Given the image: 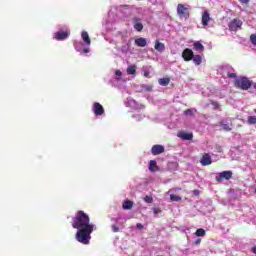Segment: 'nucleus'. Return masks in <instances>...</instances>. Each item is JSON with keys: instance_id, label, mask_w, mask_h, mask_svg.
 Returning a JSON list of instances; mask_svg holds the SVG:
<instances>
[{"instance_id": "1", "label": "nucleus", "mask_w": 256, "mask_h": 256, "mask_svg": "<svg viewBox=\"0 0 256 256\" xmlns=\"http://www.w3.org/2000/svg\"><path fill=\"white\" fill-rule=\"evenodd\" d=\"M90 221L89 215L81 210L72 219V227L77 229L76 240L78 243H82V245H89L91 234L93 231H97V226L90 224Z\"/></svg>"}, {"instance_id": "2", "label": "nucleus", "mask_w": 256, "mask_h": 256, "mask_svg": "<svg viewBox=\"0 0 256 256\" xmlns=\"http://www.w3.org/2000/svg\"><path fill=\"white\" fill-rule=\"evenodd\" d=\"M252 82L247 77H240L234 80V86L236 89H241L242 91H247L251 89Z\"/></svg>"}, {"instance_id": "3", "label": "nucleus", "mask_w": 256, "mask_h": 256, "mask_svg": "<svg viewBox=\"0 0 256 256\" xmlns=\"http://www.w3.org/2000/svg\"><path fill=\"white\" fill-rule=\"evenodd\" d=\"M177 15L180 17V19H188L190 16L189 8L185 7L183 4H178Z\"/></svg>"}, {"instance_id": "4", "label": "nucleus", "mask_w": 256, "mask_h": 256, "mask_svg": "<svg viewBox=\"0 0 256 256\" xmlns=\"http://www.w3.org/2000/svg\"><path fill=\"white\" fill-rule=\"evenodd\" d=\"M231 177H233V172L223 171L216 175V181H218V183H221V181H223V179H226V181H229V179H231Z\"/></svg>"}, {"instance_id": "5", "label": "nucleus", "mask_w": 256, "mask_h": 256, "mask_svg": "<svg viewBox=\"0 0 256 256\" xmlns=\"http://www.w3.org/2000/svg\"><path fill=\"white\" fill-rule=\"evenodd\" d=\"M69 31L65 30V31H58L56 33H54V39H56V41H65V39H69Z\"/></svg>"}, {"instance_id": "6", "label": "nucleus", "mask_w": 256, "mask_h": 256, "mask_svg": "<svg viewBox=\"0 0 256 256\" xmlns=\"http://www.w3.org/2000/svg\"><path fill=\"white\" fill-rule=\"evenodd\" d=\"M93 112L96 117H99L105 114V108H103V105H101L99 102H95L93 104Z\"/></svg>"}, {"instance_id": "7", "label": "nucleus", "mask_w": 256, "mask_h": 256, "mask_svg": "<svg viewBox=\"0 0 256 256\" xmlns=\"http://www.w3.org/2000/svg\"><path fill=\"white\" fill-rule=\"evenodd\" d=\"M243 25V21L239 19H233L229 24V30L230 31H239L241 29V26Z\"/></svg>"}, {"instance_id": "8", "label": "nucleus", "mask_w": 256, "mask_h": 256, "mask_svg": "<svg viewBox=\"0 0 256 256\" xmlns=\"http://www.w3.org/2000/svg\"><path fill=\"white\" fill-rule=\"evenodd\" d=\"M195 54L193 53V50H191V48H186L183 50L182 52V58L184 59V61H193V56Z\"/></svg>"}, {"instance_id": "9", "label": "nucleus", "mask_w": 256, "mask_h": 256, "mask_svg": "<svg viewBox=\"0 0 256 256\" xmlns=\"http://www.w3.org/2000/svg\"><path fill=\"white\" fill-rule=\"evenodd\" d=\"M152 155H161V153H165V146L161 144H155L151 148Z\"/></svg>"}, {"instance_id": "10", "label": "nucleus", "mask_w": 256, "mask_h": 256, "mask_svg": "<svg viewBox=\"0 0 256 256\" xmlns=\"http://www.w3.org/2000/svg\"><path fill=\"white\" fill-rule=\"evenodd\" d=\"M133 27L135 31H138V33H141V31H143V23L141 22V18L139 17L133 18Z\"/></svg>"}, {"instance_id": "11", "label": "nucleus", "mask_w": 256, "mask_h": 256, "mask_svg": "<svg viewBox=\"0 0 256 256\" xmlns=\"http://www.w3.org/2000/svg\"><path fill=\"white\" fill-rule=\"evenodd\" d=\"M209 21H211V15L208 11H204L202 13V25L203 27H207L209 25Z\"/></svg>"}, {"instance_id": "12", "label": "nucleus", "mask_w": 256, "mask_h": 256, "mask_svg": "<svg viewBox=\"0 0 256 256\" xmlns=\"http://www.w3.org/2000/svg\"><path fill=\"white\" fill-rule=\"evenodd\" d=\"M178 137L183 141H191L193 139V133L179 132Z\"/></svg>"}, {"instance_id": "13", "label": "nucleus", "mask_w": 256, "mask_h": 256, "mask_svg": "<svg viewBox=\"0 0 256 256\" xmlns=\"http://www.w3.org/2000/svg\"><path fill=\"white\" fill-rule=\"evenodd\" d=\"M154 49L159 53H163L165 51V44L159 40H155Z\"/></svg>"}, {"instance_id": "14", "label": "nucleus", "mask_w": 256, "mask_h": 256, "mask_svg": "<svg viewBox=\"0 0 256 256\" xmlns=\"http://www.w3.org/2000/svg\"><path fill=\"white\" fill-rule=\"evenodd\" d=\"M136 47H147V39L140 37L134 41Z\"/></svg>"}, {"instance_id": "15", "label": "nucleus", "mask_w": 256, "mask_h": 256, "mask_svg": "<svg viewBox=\"0 0 256 256\" xmlns=\"http://www.w3.org/2000/svg\"><path fill=\"white\" fill-rule=\"evenodd\" d=\"M148 169L151 171V173H156V171H159V166H157L156 161H150Z\"/></svg>"}, {"instance_id": "16", "label": "nucleus", "mask_w": 256, "mask_h": 256, "mask_svg": "<svg viewBox=\"0 0 256 256\" xmlns=\"http://www.w3.org/2000/svg\"><path fill=\"white\" fill-rule=\"evenodd\" d=\"M81 37L86 45H91V38H89V33H87V31H83Z\"/></svg>"}, {"instance_id": "17", "label": "nucleus", "mask_w": 256, "mask_h": 256, "mask_svg": "<svg viewBox=\"0 0 256 256\" xmlns=\"http://www.w3.org/2000/svg\"><path fill=\"white\" fill-rule=\"evenodd\" d=\"M192 61L195 65H201L203 58L201 57V55H195L192 57Z\"/></svg>"}, {"instance_id": "18", "label": "nucleus", "mask_w": 256, "mask_h": 256, "mask_svg": "<svg viewBox=\"0 0 256 256\" xmlns=\"http://www.w3.org/2000/svg\"><path fill=\"white\" fill-rule=\"evenodd\" d=\"M136 72H137V66L136 65H131L126 70L127 75H135Z\"/></svg>"}, {"instance_id": "19", "label": "nucleus", "mask_w": 256, "mask_h": 256, "mask_svg": "<svg viewBox=\"0 0 256 256\" xmlns=\"http://www.w3.org/2000/svg\"><path fill=\"white\" fill-rule=\"evenodd\" d=\"M159 85H161L162 87H167V85H169V83H171V79L169 78H160L158 80Z\"/></svg>"}, {"instance_id": "20", "label": "nucleus", "mask_w": 256, "mask_h": 256, "mask_svg": "<svg viewBox=\"0 0 256 256\" xmlns=\"http://www.w3.org/2000/svg\"><path fill=\"white\" fill-rule=\"evenodd\" d=\"M123 209L125 210H129L133 208V201L131 200H125L123 205H122Z\"/></svg>"}, {"instance_id": "21", "label": "nucleus", "mask_w": 256, "mask_h": 256, "mask_svg": "<svg viewBox=\"0 0 256 256\" xmlns=\"http://www.w3.org/2000/svg\"><path fill=\"white\" fill-rule=\"evenodd\" d=\"M194 49L195 51H205V46H203L201 42L197 41V42H194Z\"/></svg>"}, {"instance_id": "22", "label": "nucleus", "mask_w": 256, "mask_h": 256, "mask_svg": "<svg viewBox=\"0 0 256 256\" xmlns=\"http://www.w3.org/2000/svg\"><path fill=\"white\" fill-rule=\"evenodd\" d=\"M196 237H205V229L200 228L195 232Z\"/></svg>"}, {"instance_id": "23", "label": "nucleus", "mask_w": 256, "mask_h": 256, "mask_svg": "<svg viewBox=\"0 0 256 256\" xmlns=\"http://www.w3.org/2000/svg\"><path fill=\"white\" fill-rule=\"evenodd\" d=\"M200 161H211V155L209 153L203 154L202 158Z\"/></svg>"}, {"instance_id": "24", "label": "nucleus", "mask_w": 256, "mask_h": 256, "mask_svg": "<svg viewBox=\"0 0 256 256\" xmlns=\"http://www.w3.org/2000/svg\"><path fill=\"white\" fill-rule=\"evenodd\" d=\"M170 199H171V201L179 202V201H181V196L171 194Z\"/></svg>"}, {"instance_id": "25", "label": "nucleus", "mask_w": 256, "mask_h": 256, "mask_svg": "<svg viewBox=\"0 0 256 256\" xmlns=\"http://www.w3.org/2000/svg\"><path fill=\"white\" fill-rule=\"evenodd\" d=\"M248 123L250 125H256V116H249L248 117Z\"/></svg>"}, {"instance_id": "26", "label": "nucleus", "mask_w": 256, "mask_h": 256, "mask_svg": "<svg viewBox=\"0 0 256 256\" xmlns=\"http://www.w3.org/2000/svg\"><path fill=\"white\" fill-rule=\"evenodd\" d=\"M144 201L145 203H153V196L146 195Z\"/></svg>"}, {"instance_id": "27", "label": "nucleus", "mask_w": 256, "mask_h": 256, "mask_svg": "<svg viewBox=\"0 0 256 256\" xmlns=\"http://www.w3.org/2000/svg\"><path fill=\"white\" fill-rule=\"evenodd\" d=\"M210 103H211V105H212L215 109H219V107H220L219 102L211 100Z\"/></svg>"}, {"instance_id": "28", "label": "nucleus", "mask_w": 256, "mask_h": 256, "mask_svg": "<svg viewBox=\"0 0 256 256\" xmlns=\"http://www.w3.org/2000/svg\"><path fill=\"white\" fill-rule=\"evenodd\" d=\"M202 167H207L208 165H211L213 162L212 161H200Z\"/></svg>"}, {"instance_id": "29", "label": "nucleus", "mask_w": 256, "mask_h": 256, "mask_svg": "<svg viewBox=\"0 0 256 256\" xmlns=\"http://www.w3.org/2000/svg\"><path fill=\"white\" fill-rule=\"evenodd\" d=\"M250 41H251V43H252L253 45H256V34H252V35L250 36Z\"/></svg>"}, {"instance_id": "30", "label": "nucleus", "mask_w": 256, "mask_h": 256, "mask_svg": "<svg viewBox=\"0 0 256 256\" xmlns=\"http://www.w3.org/2000/svg\"><path fill=\"white\" fill-rule=\"evenodd\" d=\"M222 128L224 131H231V127L229 126V124H222Z\"/></svg>"}, {"instance_id": "31", "label": "nucleus", "mask_w": 256, "mask_h": 256, "mask_svg": "<svg viewBox=\"0 0 256 256\" xmlns=\"http://www.w3.org/2000/svg\"><path fill=\"white\" fill-rule=\"evenodd\" d=\"M152 211L154 215H159V213H161V208H152Z\"/></svg>"}, {"instance_id": "32", "label": "nucleus", "mask_w": 256, "mask_h": 256, "mask_svg": "<svg viewBox=\"0 0 256 256\" xmlns=\"http://www.w3.org/2000/svg\"><path fill=\"white\" fill-rule=\"evenodd\" d=\"M112 231H113L114 233L119 232V227H118L117 225L113 224V225H112Z\"/></svg>"}, {"instance_id": "33", "label": "nucleus", "mask_w": 256, "mask_h": 256, "mask_svg": "<svg viewBox=\"0 0 256 256\" xmlns=\"http://www.w3.org/2000/svg\"><path fill=\"white\" fill-rule=\"evenodd\" d=\"M227 75H228V77H229L230 79H235V78H237V74H236V73H228Z\"/></svg>"}, {"instance_id": "34", "label": "nucleus", "mask_w": 256, "mask_h": 256, "mask_svg": "<svg viewBox=\"0 0 256 256\" xmlns=\"http://www.w3.org/2000/svg\"><path fill=\"white\" fill-rule=\"evenodd\" d=\"M115 75H117V77H121L123 73L120 70H116Z\"/></svg>"}, {"instance_id": "35", "label": "nucleus", "mask_w": 256, "mask_h": 256, "mask_svg": "<svg viewBox=\"0 0 256 256\" xmlns=\"http://www.w3.org/2000/svg\"><path fill=\"white\" fill-rule=\"evenodd\" d=\"M201 244V239H196L195 242H194V245H200Z\"/></svg>"}, {"instance_id": "36", "label": "nucleus", "mask_w": 256, "mask_h": 256, "mask_svg": "<svg viewBox=\"0 0 256 256\" xmlns=\"http://www.w3.org/2000/svg\"><path fill=\"white\" fill-rule=\"evenodd\" d=\"M240 3H242V5H247V3H249V0H240Z\"/></svg>"}, {"instance_id": "37", "label": "nucleus", "mask_w": 256, "mask_h": 256, "mask_svg": "<svg viewBox=\"0 0 256 256\" xmlns=\"http://www.w3.org/2000/svg\"><path fill=\"white\" fill-rule=\"evenodd\" d=\"M136 227H137V229H143V224L138 223V224L136 225Z\"/></svg>"}, {"instance_id": "38", "label": "nucleus", "mask_w": 256, "mask_h": 256, "mask_svg": "<svg viewBox=\"0 0 256 256\" xmlns=\"http://www.w3.org/2000/svg\"><path fill=\"white\" fill-rule=\"evenodd\" d=\"M168 165H174V167H177V162H169Z\"/></svg>"}, {"instance_id": "39", "label": "nucleus", "mask_w": 256, "mask_h": 256, "mask_svg": "<svg viewBox=\"0 0 256 256\" xmlns=\"http://www.w3.org/2000/svg\"><path fill=\"white\" fill-rule=\"evenodd\" d=\"M83 53H89L88 48H84V49H83Z\"/></svg>"}, {"instance_id": "40", "label": "nucleus", "mask_w": 256, "mask_h": 256, "mask_svg": "<svg viewBox=\"0 0 256 256\" xmlns=\"http://www.w3.org/2000/svg\"><path fill=\"white\" fill-rule=\"evenodd\" d=\"M252 253H255V255H256V246H254V247L252 248Z\"/></svg>"}, {"instance_id": "41", "label": "nucleus", "mask_w": 256, "mask_h": 256, "mask_svg": "<svg viewBox=\"0 0 256 256\" xmlns=\"http://www.w3.org/2000/svg\"><path fill=\"white\" fill-rule=\"evenodd\" d=\"M194 195H199V190H194Z\"/></svg>"}, {"instance_id": "42", "label": "nucleus", "mask_w": 256, "mask_h": 256, "mask_svg": "<svg viewBox=\"0 0 256 256\" xmlns=\"http://www.w3.org/2000/svg\"><path fill=\"white\" fill-rule=\"evenodd\" d=\"M144 77H149V72H145Z\"/></svg>"}, {"instance_id": "43", "label": "nucleus", "mask_w": 256, "mask_h": 256, "mask_svg": "<svg viewBox=\"0 0 256 256\" xmlns=\"http://www.w3.org/2000/svg\"><path fill=\"white\" fill-rule=\"evenodd\" d=\"M185 113H191V109L186 110Z\"/></svg>"}, {"instance_id": "44", "label": "nucleus", "mask_w": 256, "mask_h": 256, "mask_svg": "<svg viewBox=\"0 0 256 256\" xmlns=\"http://www.w3.org/2000/svg\"><path fill=\"white\" fill-rule=\"evenodd\" d=\"M254 89L256 90V83L254 84Z\"/></svg>"}]
</instances>
